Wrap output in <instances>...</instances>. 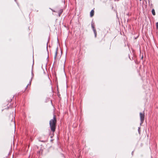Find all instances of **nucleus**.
I'll return each mask as SVG.
<instances>
[{"label":"nucleus","instance_id":"nucleus-1","mask_svg":"<svg viewBox=\"0 0 158 158\" xmlns=\"http://www.w3.org/2000/svg\"><path fill=\"white\" fill-rule=\"evenodd\" d=\"M56 120L55 115H54L53 119L50 121V125L52 131H55L56 128Z\"/></svg>","mask_w":158,"mask_h":158},{"label":"nucleus","instance_id":"nucleus-2","mask_svg":"<svg viewBox=\"0 0 158 158\" xmlns=\"http://www.w3.org/2000/svg\"><path fill=\"white\" fill-rule=\"evenodd\" d=\"M140 117L141 123H143L144 118V113H140Z\"/></svg>","mask_w":158,"mask_h":158},{"label":"nucleus","instance_id":"nucleus-3","mask_svg":"<svg viewBox=\"0 0 158 158\" xmlns=\"http://www.w3.org/2000/svg\"><path fill=\"white\" fill-rule=\"evenodd\" d=\"M94 11L93 10H91L90 12V16L91 17H93L94 15Z\"/></svg>","mask_w":158,"mask_h":158},{"label":"nucleus","instance_id":"nucleus-4","mask_svg":"<svg viewBox=\"0 0 158 158\" xmlns=\"http://www.w3.org/2000/svg\"><path fill=\"white\" fill-rule=\"evenodd\" d=\"M57 50H55V52L54 59H56V56H57Z\"/></svg>","mask_w":158,"mask_h":158},{"label":"nucleus","instance_id":"nucleus-5","mask_svg":"<svg viewBox=\"0 0 158 158\" xmlns=\"http://www.w3.org/2000/svg\"><path fill=\"white\" fill-rule=\"evenodd\" d=\"M93 31L94 32V33L95 34V36L96 37L97 36V31L96 30L94 29V28Z\"/></svg>","mask_w":158,"mask_h":158},{"label":"nucleus","instance_id":"nucleus-6","mask_svg":"<svg viewBox=\"0 0 158 158\" xmlns=\"http://www.w3.org/2000/svg\"><path fill=\"white\" fill-rule=\"evenodd\" d=\"M152 14H153L154 15H155V10H154V9H152Z\"/></svg>","mask_w":158,"mask_h":158},{"label":"nucleus","instance_id":"nucleus-7","mask_svg":"<svg viewBox=\"0 0 158 158\" xmlns=\"http://www.w3.org/2000/svg\"><path fill=\"white\" fill-rule=\"evenodd\" d=\"M157 28L158 29V23H156Z\"/></svg>","mask_w":158,"mask_h":158},{"label":"nucleus","instance_id":"nucleus-8","mask_svg":"<svg viewBox=\"0 0 158 158\" xmlns=\"http://www.w3.org/2000/svg\"><path fill=\"white\" fill-rule=\"evenodd\" d=\"M92 28H93V29H94V26L92 24Z\"/></svg>","mask_w":158,"mask_h":158},{"label":"nucleus","instance_id":"nucleus-9","mask_svg":"<svg viewBox=\"0 0 158 158\" xmlns=\"http://www.w3.org/2000/svg\"><path fill=\"white\" fill-rule=\"evenodd\" d=\"M12 123H13V125H14L15 123H14V121H13V122H12Z\"/></svg>","mask_w":158,"mask_h":158},{"label":"nucleus","instance_id":"nucleus-10","mask_svg":"<svg viewBox=\"0 0 158 158\" xmlns=\"http://www.w3.org/2000/svg\"><path fill=\"white\" fill-rule=\"evenodd\" d=\"M140 0V1H141L142 0Z\"/></svg>","mask_w":158,"mask_h":158}]
</instances>
